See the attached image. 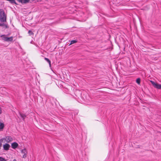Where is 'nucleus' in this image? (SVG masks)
Returning a JSON list of instances; mask_svg holds the SVG:
<instances>
[{"mask_svg":"<svg viewBox=\"0 0 161 161\" xmlns=\"http://www.w3.org/2000/svg\"><path fill=\"white\" fill-rule=\"evenodd\" d=\"M2 39L6 42H12L13 41V37L11 36L9 37H7L5 35L1 36Z\"/></svg>","mask_w":161,"mask_h":161,"instance_id":"7ed1b4c3","label":"nucleus"},{"mask_svg":"<svg viewBox=\"0 0 161 161\" xmlns=\"http://www.w3.org/2000/svg\"><path fill=\"white\" fill-rule=\"evenodd\" d=\"M13 161H16V160L15 159H14V160H13Z\"/></svg>","mask_w":161,"mask_h":161,"instance_id":"aec40b11","label":"nucleus"},{"mask_svg":"<svg viewBox=\"0 0 161 161\" xmlns=\"http://www.w3.org/2000/svg\"><path fill=\"white\" fill-rule=\"evenodd\" d=\"M0 19L2 22L6 21V15L4 11L2 9H0Z\"/></svg>","mask_w":161,"mask_h":161,"instance_id":"f03ea898","label":"nucleus"},{"mask_svg":"<svg viewBox=\"0 0 161 161\" xmlns=\"http://www.w3.org/2000/svg\"><path fill=\"white\" fill-rule=\"evenodd\" d=\"M4 127V125L3 123L0 122V131L3 130Z\"/></svg>","mask_w":161,"mask_h":161,"instance_id":"1a4fd4ad","label":"nucleus"},{"mask_svg":"<svg viewBox=\"0 0 161 161\" xmlns=\"http://www.w3.org/2000/svg\"><path fill=\"white\" fill-rule=\"evenodd\" d=\"M77 42V41L76 40H72L70 42V45L72 44H73Z\"/></svg>","mask_w":161,"mask_h":161,"instance_id":"ddd939ff","label":"nucleus"},{"mask_svg":"<svg viewBox=\"0 0 161 161\" xmlns=\"http://www.w3.org/2000/svg\"><path fill=\"white\" fill-rule=\"evenodd\" d=\"M21 154L23 155L22 157L23 158H25L27 156V152L26 148H24L21 150Z\"/></svg>","mask_w":161,"mask_h":161,"instance_id":"20e7f679","label":"nucleus"},{"mask_svg":"<svg viewBox=\"0 0 161 161\" xmlns=\"http://www.w3.org/2000/svg\"><path fill=\"white\" fill-rule=\"evenodd\" d=\"M136 82L138 84H140V78H137L136 80Z\"/></svg>","mask_w":161,"mask_h":161,"instance_id":"4468645a","label":"nucleus"},{"mask_svg":"<svg viewBox=\"0 0 161 161\" xmlns=\"http://www.w3.org/2000/svg\"><path fill=\"white\" fill-rule=\"evenodd\" d=\"M7 1H9V2L12 4H16L15 1L14 0H7Z\"/></svg>","mask_w":161,"mask_h":161,"instance_id":"f8f14e48","label":"nucleus"},{"mask_svg":"<svg viewBox=\"0 0 161 161\" xmlns=\"http://www.w3.org/2000/svg\"><path fill=\"white\" fill-rule=\"evenodd\" d=\"M3 25V24H0V26H2Z\"/></svg>","mask_w":161,"mask_h":161,"instance_id":"a211bd4d","label":"nucleus"},{"mask_svg":"<svg viewBox=\"0 0 161 161\" xmlns=\"http://www.w3.org/2000/svg\"><path fill=\"white\" fill-rule=\"evenodd\" d=\"M5 88L4 87H3L2 88V90H5Z\"/></svg>","mask_w":161,"mask_h":161,"instance_id":"6ab92c4d","label":"nucleus"},{"mask_svg":"<svg viewBox=\"0 0 161 161\" xmlns=\"http://www.w3.org/2000/svg\"><path fill=\"white\" fill-rule=\"evenodd\" d=\"M20 115L21 117L23 119H24L26 117V115L24 114L20 113Z\"/></svg>","mask_w":161,"mask_h":161,"instance_id":"9b49d317","label":"nucleus"},{"mask_svg":"<svg viewBox=\"0 0 161 161\" xmlns=\"http://www.w3.org/2000/svg\"><path fill=\"white\" fill-rule=\"evenodd\" d=\"M0 161H6V160L2 157H0Z\"/></svg>","mask_w":161,"mask_h":161,"instance_id":"2eb2a0df","label":"nucleus"},{"mask_svg":"<svg viewBox=\"0 0 161 161\" xmlns=\"http://www.w3.org/2000/svg\"><path fill=\"white\" fill-rule=\"evenodd\" d=\"M19 2L22 3H28L30 0H17Z\"/></svg>","mask_w":161,"mask_h":161,"instance_id":"6e6552de","label":"nucleus"},{"mask_svg":"<svg viewBox=\"0 0 161 161\" xmlns=\"http://www.w3.org/2000/svg\"><path fill=\"white\" fill-rule=\"evenodd\" d=\"M45 60H46L49 64V66L50 67H51V61H50L48 58H44Z\"/></svg>","mask_w":161,"mask_h":161,"instance_id":"9d476101","label":"nucleus"},{"mask_svg":"<svg viewBox=\"0 0 161 161\" xmlns=\"http://www.w3.org/2000/svg\"><path fill=\"white\" fill-rule=\"evenodd\" d=\"M151 82L153 86L157 89H161V85L157 83H155L153 81H151Z\"/></svg>","mask_w":161,"mask_h":161,"instance_id":"39448f33","label":"nucleus"},{"mask_svg":"<svg viewBox=\"0 0 161 161\" xmlns=\"http://www.w3.org/2000/svg\"><path fill=\"white\" fill-rule=\"evenodd\" d=\"M28 33L29 34H30V35H32L33 34V33L32 32L30 31V30H29V31H28Z\"/></svg>","mask_w":161,"mask_h":161,"instance_id":"dca6fc26","label":"nucleus"},{"mask_svg":"<svg viewBox=\"0 0 161 161\" xmlns=\"http://www.w3.org/2000/svg\"><path fill=\"white\" fill-rule=\"evenodd\" d=\"M3 149L5 151H8L9 149L10 146V145L8 143H5L3 145Z\"/></svg>","mask_w":161,"mask_h":161,"instance_id":"423d86ee","label":"nucleus"},{"mask_svg":"<svg viewBox=\"0 0 161 161\" xmlns=\"http://www.w3.org/2000/svg\"><path fill=\"white\" fill-rule=\"evenodd\" d=\"M13 140V137L10 136H7L4 137L0 139V143H9Z\"/></svg>","mask_w":161,"mask_h":161,"instance_id":"f257e3e1","label":"nucleus"},{"mask_svg":"<svg viewBox=\"0 0 161 161\" xmlns=\"http://www.w3.org/2000/svg\"><path fill=\"white\" fill-rule=\"evenodd\" d=\"M12 147L14 149L17 148L18 146V144L16 142H14L11 144Z\"/></svg>","mask_w":161,"mask_h":161,"instance_id":"0eeeda50","label":"nucleus"},{"mask_svg":"<svg viewBox=\"0 0 161 161\" xmlns=\"http://www.w3.org/2000/svg\"><path fill=\"white\" fill-rule=\"evenodd\" d=\"M2 113V109L1 107H0V114Z\"/></svg>","mask_w":161,"mask_h":161,"instance_id":"f3484780","label":"nucleus"}]
</instances>
